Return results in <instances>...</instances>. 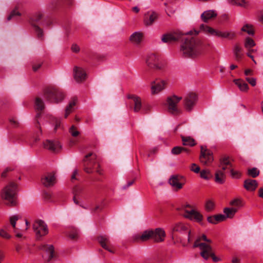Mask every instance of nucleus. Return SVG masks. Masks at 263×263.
I'll list each match as a JSON object with an SVG mask.
<instances>
[{
  "label": "nucleus",
  "mask_w": 263,
  "mask_h": 263,
  "mask_svg": "<svg viewBox=\"0 0 263 263\" xmlns=\"http://www.w3.org/2000/svg\"><path fill=\"white\" fill-rule=\"evenodd\" d=\"M241 201L238 199H235L231 201L230 202L231 205L234 206H238L240 204Z\"/></svg>",
  "instance_id": "58"
},
{
  "label": "nucleus",
  "mask_w": 263,
  "mask_h": 263,
  "mask_svg": "<svg viewBox=\"0 0 263 263\" xmlns=\"http://www.w3.org/2000/svg\"><path fill=\"white\" fill-rule=\"evenodd\" d=\"M2 196L7 201V204L15 206L16 204L17 185L13 182L10 183L3 190Z\"/></svg>",
  "instance_id": "4"
},
{
  "label": "nucleus",
  "mask_w": 263,
  "mask_h": 263,
  "mask_svg": "<svg viewBox=\"0 0 263 263\" xmlns=\"http://www.w3.org/2000/svg\"><path fill=\"white\" fill-rule=\"evenodd\" d=\"M51 121L54 124V130H57V129L60 127L61 124V120L60 119L53 117Z\"/></svg>",
  "instance_id": "51"
},
{
  "label": "nucleus",
  "mask_w": 263,
  "mask_h": 263,
  "mask_svg": "<svg viewBox=\"0 0 263 263\" xmlns=\"http://www.w3.org/2000/svg\"><path fill=\"white\" fill-rule=\"evenodd\" d=\"M241 30L243 32H246L249 35H254V30L253 28V26L250 24H246L244 25Z\"/></svg>",
  "instance_id": "41"
},
{
  "label": "nucleus",
  "mask_w": 263,
  "mask_h": 263,
  "mask_svg": "<svg viewBox=\"0 0 263 263\" xmlns=\"http://www.w3.org/2000/svg\"><path fill=\"white\" fill-rule=\"evenodd\" d=\"M209 45L208 43L198 37H187L180 46V52L184 57L195 58L201 55Z\"/></svg>",
  "instance_id": "1"
},
{
  "label": "nucleus",
  "mask_w": 263,
  "mask_h": 263,
  "mask_svg": "<svg viewBox=\"0 0 263 263\" xmlns=\"http://www.w3.org/2000/svg\"><path fill=\"white\" fill-rule=\"evenodd\" d=\"M166 82L164 80H161L160 82H156L153 81L151 82V92L152 94L155 95L159 93L165 88Z\"/></svg>",
  "instance_id": "19"
},
{
  "label": "nucleus",
  "mask_w": 263,
  "mask_h": 263,
  "mask_svg": "<svg viewBox=\"0 0 263 263\" xmlns=\"http://www.w3.org/2000/svg\"><path fill=\"white\" fill-rule=\"evenodd\" d=\"M198 246L200 247V255L204 259L208 260L210 257H211L214 262H216L220 260L219 257L215 256L210 245L200 244Z\"/></svg>",
  "instance_id": "9"
},
{
  "label": "nucleus",
  "mask_w": 263,
  "mask_h": 263,
  "mask_svg": "<svg viewBox=\"0 0 263 263\" xmlns=\"http://www.w3.org/2000/svg\"><path fill=\"white\" fill-rule=\"evenodd\" d=\"M166 236L164 230L162 228H156L155 230L149 229L145 230L139 236L141 241H146L149 239L155 242H159L164 241Z\"/></svg>",
  "instance_id": "3"
},
{
  "label": "nucleus",
  "mask_w": 263,
  "mask_h": 263,
  "mask_svg": "<svg viewBox=\"0 0 263 263\" xmlns=\"http://www.w3.org/2000/svg\"><path fill=\"white\" fill-rule=\"evenodd\" d=\"M78 233L77 232H72L69 235V237L71 239H75L78 238Z\"/></svg>",
  "instance_id": "59"
},
{
  "label": "nucleus",
  "mask_w": 263,
  "mask_h": 263,
  "mask_svg": "<svg viewBox=\"0 0 263 263\" xmlns=\"http://www.w3.org/2000/svg\"><path fill=\"white\" fill-rule=\"evenodd\" d=\"M35 108L38 111H41L44 109V103L40 98L36 97L35 100Z\"/></svg>",
  "instance_id": "36"
},
{
  "label": "nucleus",
  "mask_w": 263,
  "mask_h": 263,
  "mask_svg": "<svg viewBox=\"0 0 263 263\" xmlns=\"http://www.w3.org/2000/svg\"><path fill=\"white\" fill-rule=\"evenodd\" d=\"M200 176L205 180H210L213 177L212 174L209 170H202L200 172Z\"/></svg>",
  "instance_id": "39"
},
{
  "label": "nucleus",
  "mask_w": 263,
  "mask_h": 263,
  "mask_svg": "<svg viewBox=\"0 0 263 263\" xmlns=\"http://www.w3.org/2000/svg\"><path fill=\"white\" fill-rule=\"evenodd\" d=\"M248 175L252 178H256L259 174V171L256 167H253L248 170Z\"/></svg>",
  "instance_id": "44"
},
{
  "label": "nucleus",
  "mask_w": 263,
  "mask_h": 263,
  "mask_svg": "<svg viewBox=\"0 0 263 263\" xmlns=\"http://www.w3.org/2000/svg\"><path fill=\"white\" fill-rule=\"evenodd\" d=\"M43 17V14L41 12H37L35 13L30 18V23L32 26L37 25L36 23L41 20Z\"/></svg>",
  "instance_id": "27"
},
{
  "label": "nucleus",
  "mask_w": 263,
  "mask_h": 263,
  "mask_svg": "<svg viewBox=\"0 0 263 263\" xmlns=\"http://www.w3.org/2000/svg\"><path fill=\"white\" fill-rule=\"evenodd\" d=\"M147 65L152 69L156 70H162L165 68V64L159 55L155 53L149 54L146 59Z\"/></svg>",
  "instance_id": "6"
},
{
  "label": "nucleus",
  "mask_w": 263,
  "mask_h": 263,
  "mask_svg": "<svg viewBox=\"0 0 263 263\" xmlns=\"http://www.w3.org/2000/svg\"><path fill=\"white\" fill-rule=\"evenodd\" d=\"M40 249L44 252L42 256L46 262H49L55 256L53 245H42L40 246Z\"/></svg>",
  "instance_id": "12"
},
{
  "label": "nucleus",
  "mask_w": 263,
  "mask_h": 263,
  "mask_svg": "<svg viewBox=\"0 0 263 263\" xmlns=\"http://www.w3.org/2000/svg\"><path fill=\"white\" fill-rule=\"evenodd\" d=\"M217 36L232 40L236 36V34L232 31L227 32L218 31Z\"/></svg>",
  "instance_id": "31"
},
{
  "label": "nucleus",
  "mask_w": 263,
  "mask_h": 263,
  "mask_svg": "<svg viewBox=\"0 0 263 263\" xmlns=\"http://www.w3.org/2000/svg\"><path fill=\"white\" fill-rule=\"evenodd\" d=\"M236 212L237 210L235 208H226L223 210V212L226 215V218H232Z\"/></svg>",
  "instance_id": "40"
},
{
  "label": "nucleus",
  "mask_w": 263,
  "mask_h": 263,
  "mask_svg": "<svg viewBox=\"0 0 263 263\" xmlns=\"http://www.w3.org/2000/svg\"><path fill=\"white\" fill-rule=\"evenodd\" d=\"M216 224L218 222L223 221L226 219L225 215L222 214L215 215Z\"/></svg>",
  "instance_id": "52"
},
{
  "label": "nucleus",
  "mask_w": 263,
  "mask_h": 263,
  "mask_svg": "<svg viewBox=\"0 0 263 263\" xmlns=\"http://www.w3.org/2000/svg\"><path fill=\"white\" fill-rule=\"evenodd\" d=\"M190 169L192 171L195 173H199L200 170L199 166L196 165L195 163L192 164Z\"/></svg>",
  "instance_id": "53"
},
{
  "label": "nucleus",
  "mask_w": 263,
  "mask_h": 263,
  "mask_svg": "<svg viewBox=\"0 0 263 263\" xmlns=\"http://www.w3.org/2000/svg\"><path fill=\"white\" fill-rule=\"evenodd\" d=\"M215 207V204L213 201L211 200H209L206 202L205 205V209L207 212L212 211Z\"/></svg>",
  "instance_id": "46"
},
{
  "label": "nucleus",
  "mask_w": 263,
  "mask_h": 263,
  "mask_svg": "<svg viewBox=\"0 0 263 263\" xmlns=\"http://www.w3.org/2000/svg\"><path fill=\"white\" fill-rule=\"evenodd\" d=\"M77 101V98L73 97L71 101L69 102L68 105L66 107L65 113V118H66L68 115L72 112L73 110V107L76 105Z\"/></svg>",
  "instance_id": "30"
},
{
  "label": "nucleus",
  "mask_w": 263,
  "mask_h": 263,
  "mask_svg": "<svg viewBox=\"0 0 263 263\" xmlns=\"http://www.w3.org/2000/svg\"><path fill=\"white\" fill-rule=\"evenodd\" d=\"M44 146L46 149L54 153H58L62 148L61 144L56 140H47L44 143Z\"/></svg>",
  "instance_id": "15"
},
{
  "label": "nucleus",
  "mask_w": 263,
  "mask_h": 263,
  "mask_svg": "<svg viewBox=\"0 0 263 263\" xmlns=\"http://www.w3.org/2000/svg\"><path fill=\"white\" fill-rule=\"evenodd\" d=\"M199 159L202 163L209 165L213 161V154L211 152H208L205 155H200Z\"/></svg>",
  "instance_id": "25"
},
{
  "label": "nucleus",
  "mask_w": 263,
  "mask_h": 263,
  "mask_svg": "<svg viewBox=\"0 0 263 263\" xmlns=\"http://www.w3.org/2000/svg\"><path fill=\"white\" fill-rule=\"evenodd\" d=\"M135 180H131V181H128L126 185H124L123 187V189H126L127 188H128L129 186H130V185H132L134 182Z\"/></svg>",
  "instance_id": "63"
},
{
  "label": "nucleus",
  "mask_w": 263,
  "mask_h": 263,
  "mask_svg": "<svg viewBox=\"0 0 263 263\" xmlns=\"http://www.w3.org/2000/svg\"><path fill=\"white\" fill-rule=\"evenodd\" d=\"M82 188L79 186H76L73 189V194L74 196H78L82 192Z\"/></svg>",
  "instance_id": "54"
},
{
  "label": "nucleus",
  "mask_w": 263,
  "mask_h": 263,
  "mask_svg": "<svg viewBox=\"0 0 263 263\" xmlns=\"http://www.w3.org/2000/svg\"><path fill=\"white\" fill-rule=\"evenodd\" d=\"M207 220L209 223L214 224H216L215 215L209 216Z\"/></svg>",
  "instance_id": "57"
},
{
  "label": "nucleus",
  "mask_w": 263,
  "mask_h": 263,
  "mask_svg": "<svg viewBox=\"0 0 263 263\" xmlns=\"http://www.w3.org/2000/svg\"><path fill=\"white\" fill-rule=\"evenodd\" d=\"M74 79L78 83L85 81L86 79V73L81 67L75 66L73 68Z\"/></svg>",
  "instance_id": "17"
},
{
  "label": "nucleus",
  "mask_w": 263,
  "mask_h": 263,
  "mask_svg": "<svg viewBox=\"0 0 263 263\" xmlns=\"http://www.w3.org/2000/svg\"><path fill=\"white\" fill-rule=\"evenodd\" d=\"M98 240L101 247L110 253H114L111 249V246L109 237L106 235H101L98 237Z\"/></svg>",
  "instance_id": "20"
},
{
  "label": "nucleus",
  "mask_w": 263,
  "mask_h": 263,
  "mask_svg": "<svg viewBox=\"0 0 263 263\" xmlns=\"http://www.w3.org/2000/svg\"><path fill=\"white\" fill-rule=\"evenodd\" d=\"M258 196L263 198V187H261L258 190Z\"/></svg>",
  "instance_id": "64"
},
{
  "label": "nucleus",
  "mask_w": 263,
  "mask_h": 263,
  "mask_svg": "<svg viewBox=\"0 0 263 263\" xmlns=\"http://www.w3.org/2000/svg\"><path fill=\"white\" fill-rule=\"evenodd\" d=\"M182 100V97L173 95L167 97V110L169 113L174 115H178L181 110L178 107V103Z\"/></svg>",
  "instance_id": "8"
},
{
  "label": "nucleus",
  "mask_w": 263,
  "mask_h": 263,
  "mask_svg": "<svg viewBox=\"0 0 263 263\" xmlns=\"http://www.w3.org/2000/svg\"><path fill=\"white\" fill-rule=\"evenodd\" d=\"M197 100V96L194 93H190L187 95L184 100V105L185 109L191 111L196 104Z\"/></svg>",
  "instance_id": "14"
},
{
  "label": "nucleus",
  "mask_w": 263,
  "mask_h": 263,
  "mask_svg": "<svg viewBox=\"0 0 263 263\" xmlns=\"http://www.w3.org/2000/svg\"><path fill=\"white\" fill-rule=\"evenodd\" d=\"M229 3L232 5H237L245 8H247L249 6L248 2L245 0H229Z\"/></svg>",
  "instance_id": "34"
},
{
  "label": "nucleus",
  "mask_w": 263,
  "mask_h": 263,
  "mask_svg": "<svg viewBox=\"0 0 263 263\" xmlns=\"http://www.w3.org/2000/svg\"><path fill=\"white\" fill-rule=\"evenodd\" d=\"M182 177L178 175L172 176L169 180L170 184L177 190L181 189L183 186V184L181 182Z\"/></svg>",
  "instance_id": "21"
},
{
  "label": "nucleus",
  "mask_w": 263,
  "mask_h": 263,
  "mask_svg": "<svg viewBox=\"0 0 263 263\" xmlns=\"http://www.w3.org/2000/svg\"><path fill=\"white\" fill-rule=\"evenodd\" d=\"M220 165H228L232 167V164L229 160V157H224L220 160Z\"/></svg>",
  "instance_id": "48"
},
{
  "label": "nucleus",
  "mask_w": 263,
  "mask_h": 263,
  "mask_svg": "<svg viewBox=\"0 0 263 263\" xmlns=\"http://www.w3.org/2000/svg\"><path fill=\"white\" fill-rule=\"evenodd\" d=\"M158 18V14L156 12H147L144 16V24L146 26H152Z\"/></svg>",
  "instance_id": "16"
},
{
  "label": "nucleus",
  "mask_w": 263,
  "mask_h": 263,
  "mask_svg": "<svg viewBox=\"0 0 263 263\" xmlns=\"http://www.w3.org/2000/svg\"><path fill=\"white\" fill-rule=\"evenodd\" d=\"M182 144L184 146H193L196 145L195 140L191 137L181 136Z\"/></svg>",
  "instance_id": "33"
},
{
  "label": "nucleus",
  "mask_w": 263,
  "mask_h": 263,
  "mask_svg": "<svg viewBox=\"0 0 263 263\" xmlns=\"http://www.w3.org/2000/svg\"><path fill=\"white\" fill-rule=\"evenodd\" d=\"M172 153L173 155H179L182 152L189 153V149L182 146H175L172 149Z\"/></svg>",
  "instance_id": "38"
},
{
  "label": "nucleus",
  "mask_w": 263,
  "mask_h": 263,
  "mask_svg": "<svg viewBox=\"0 0 263 263\" xmlns=\"http://www.w3.org/2000/svg\"><path fill=\"white\" fill-rule=\"evenodd\" d=\"M71 50L74 52H78L80 50L79 47L77 45H72L71 46Z\"/></svg>",
  "instance_id": "61"
},
{
  "label": "nucleus",
  "mask_w": 263,
  "mask_h": 263,
  "mask_svg": "<svg viewBox=\"0 0 263 263\" xmlns=\"http://www.w3.org/2000/svg\"><path fill=\"white\" fill-rule=\"evenodd\" d=\"M44 95L45 99L51 103H58L64 98V93L54 87H47L45 89Z\"/></svg>",
  "instance_id": "5"
},
{
  "label": "nucleus",
  "mask_w": 263,
  "mask_h": 263,
  "mask_svg": "<svg viewBox=\"0 0 263 263\" xmlns=\"http://www.w3.org/2000/svg\"><path fill=\"white\" fill-rule=\"evenodd\" d=\"M231 176L233 178L238 179L240 178L241 174L240 172L234 171L233 169L230 170Z\"/></svg>",
  "instance_id": "49"
},
{
  "label": "nucleus",
  "mask_w": 263,
  "mask_h": 263,
  "mask_svg": "<svg viewBox=\"0 0 263 263\" xmlns=\"http://www.w3.org/2000/svg\"><path fill=\"white\" fill-rule=\"evenodd\" d=\"M258 186L256 180L248 179L245 180L243 186L248 191H254Z\"/></svg>",
  "instance_id": "22"
},
{
  "label": "nucleus",
  "mask_w": 263,
  "mask_h": 263,
  "mask_svg": "<svg viewBox=\"0 0 263 263\" xmlns=\"http://www.w3.org/2000/svg\"><path fill=\"white\" fill-rule=\"evenodd\" d=\"M226 180V174L222 171H217L215 173V181L219 184H223Z\"/></svg>",
  "instance_id": "29"
},
{
  "label": "nucleus",
  "mask_w": 263,
  "mask_h": 263,
  "mask_svg": "<svg viewBox=\"0 0 263 263\" xmlns=\"http://www.w3.org/2000/svg\"><path fill=\"white\" fill-rule=\"evenodd\" d=\"M217 16V13L213 10L205 11L201 15L202 20L205 22H208L210 20L215 17Z\"/></svg>",
  "instance_id": "24"
},
{
  "label": "nucleus",
  "mask_w": 263,
  "mask_h": 263,
  "mask_svg": "<svg viewBox=\"0 0 263 263\" xmlns=\"http://www.w3.org/2000/svg\"><path fill=\"white\" fill-rule=\"evenodd\" d=\"M143 34L142 33L135 32L130 36V41L134 44H139L142 41Z\"/></svg>",
  "instance_id": "28"
},
{
  "label": "nucleus",
  "mask_w": 263,
  "mask_h": 263,
  "mask_svg": "<svg viewBox=\"0 0 263 263\" xmlns=\"http://www.w3.org/2000/svg\"><path fill=\"white\" fill-rule=\"evenodd\" d=\"M234 83L238 86L239 89L241 91L247 92L249 89V86L242 79H235L234 80Z\"/></svg>",
  "instance_id": "26"
},
{
  "label": "nucleus",
  "mask_w": 263,
  "mask_h": 263,
  "mask_svg": "<svg viewBox=\"0 0 263 263\" xmlns=\"http://www.w3.org/2000/svg\"><path fill=\"white\" fill-rule=\"evenodd\" d=\"M33 229L37 238L48 233L47 226L42 220H36L33 224Z\"/></svg>",
  "instance_id": "10"
},
{
  "label": "nucleus",
  "mask_w": 263,
  "mask_h": 263,
  "mask_svg": "<svg viewBox=\"0 0 263 263\" xmlns=\"http://www.w3.org/2000/svg\"><path fill=\"white\" fill-rule=\"evenodd\" d=\"M41 182L46 187H50L55 183V177L53 173H49L41 179Z\"/></svg>",
  "instance_id": "18"
},
{
  "label": "nucleus",
  "mask_w": 263,
  "mask_h": 263,
  "mask_svg": "<svg viewBox=\"0 0 263 263\" xmlns=\"http://www.w3.org/2000/svg\"><path fill=\"white\" fill-rule=\"evenodd\" d=\"M246 80L252 86H255L256 84V79L254 78L247 77Z\"/></svg>",
  "instance_id": "55"
},
{
  "label": "nucleus",
  "mask_w": 263,
  "mask_h": 263,
  "mask_svg": "<svg viewBox=\"0 0 263 263\" xmlns=\"http://www.w3.org/2000/svg\"><path fill=\"white\" fill-rule=\"evenodd\" d=\"M172 232L173 234L175 233H178L180 234L187 233L188 234V242L191 241V232L189 229V226L187 224L182 222H177L173 224L172 226Z\"/></svg>",
  "instance_id": "11"
},
{
  "label": "nucleus",
  "mask_w": 263,
  "mask_h": 263,
  "mask_svg": "<svg viewBox=\"0 0 263 263\" xmlns=\"http://www.w3.org/2000/svg\"><path fill=\"white\" fill-rule=\"evenodd\" d=\"M127 98L132 99L134 101V111L135 112L139 111L141 108V100L140 98L134 95H129Z\"/></svg>",
  "instance_id": "23"
},
{
  "label": "nucleus",
  "mask_w": 263,
  "mask_h": 263,
  "mask_svg": "<svg viewBox=\"0 0 263 263\" xmlns=\"http://www.w3.org/2000/svg\"><path fill=\"white\" fill-rule=\"evenodd\" d=\"M242 52V48L241 47H240L238 44H236L234 46V49H233V52L235 56V58L236 60L239 61L240 60L242 57V54L241 53Z\"/></svg>",
  "instance_id": "35"
},
{
  "label": "nucleus",
  "mask_w": 263,
  "mask_h": 263,
  "mask_svg": "<svg viewBox=\"0 0 263 263\" xmlns=\"http://www.w3.org/2000/svg\"><path fill=\"white\" fill-rule=\"evenodd\" d=\"M19 217L18 215H13L10 218V222L13 228L15 229L16 223L17 220L18 219Z\"/></svg>",
  "instance_id": "47"
},
{
  "label": "nucleus",
  "mask_w": 263,
  "mask_h": 263,
  "mask_svg": "<svg viewBox=\"0 0 263 263\" xmlns=\"http://www.w3.org/2000/svg\"><path fill=\"white\" fill-rule=\"evenodd\" d=\"M191 205L188 203L182 204L176 208L179 214L185 218L200 222L203 219V216L197 211L192 209Z\"/></svg>",
  "instance_id": "2"
},
{
  "label": "nucleus",
  "mask_w": 263,
  "mask_h": 263,
  "mask_svg": "<svg viewBox=\"0 0 263 263\" xmlns=\"http://www.w3.org/2000/svg\"><path fill=\"white\" fill-rule=\"evenodd\" d=\"M206 238H207L206 236L204 234H203L201 236H200L196 239V240H195V241L194 242L193 247L194 248H199V249L200 250V247L199 246H198L199 245L204 244L205 245H209L208 244L204 243V242H200V241L201 240L205 241V240H206Z\"/></svg>",
  "instance_id": "42"
},
{
  "label": "nucleus",
  "mask_w": 263,
  "mask_h": 263,
  "mask_svg": "<svg viewBox=\"0 0 263 263\" xmlns=\"http://www.w3.org/2000/svg\"><path fill=\"white\" fill-rule=\"evenodd\" d=\"M42 65V63L34 64L32 66L33 70L34 71H36L41 67Z\"/></svg>",
  "instance_id": "60"
},
{
  "label": "nucleus",
  "mask_w": 263,
  "mask_h": 263,
  "mask_svg": "<svg viewBox=\"0 0 263 263\" xmlns=\"http://www.w3.org/2000/svg\"><path fill=\"white\" fill-rule=\"evenodd\" d=\"M69 133L73 137H77L79 135V132L77 130V128L74 125L71 126L69 130Z\"/></svg>",
  "instance_id": "50"
},
{
  "label": "nucleus",
  "mask_w": 263,
  "mask_h": 263,
  "mask_svg": "<svg viewBox=\"0 0 263 263\" xmlns=\"http://www.w3.org/2000/svg\"><path fill=\"white\" fill-rule=\"evenodd\" d=\"M200 148H201V154H200V155H204L205 154L208 153V152H211L210 150H208V149H204V147H203V146H201Z\"/></svg>",
  "instance_id": "62"
},
{
  "label": "nucleus",
  "mask_w": 263,
  "mask_h": 263,
  "mask_svg": "<svg viewBox=\"0 0 263 263\" xmlns=\"http://www.w3.org/2000/svg\"><path fill=\"white\" fill-rule=\"evenodd\" d=\"M21 14L18 11V7H15V8L11 12L7 17V21H10L16 16H21Z\"/></svg>",
  "instance_id": "45"
},
{
  "label": "nucleus",
  "mask_w": 263,
  "mask_h": 263,
  "mask_svg": "<svg viewBox=\"0 0 263 263\" xmlns=\"http://www.w3.org/2000/svg\"><path fill=\"white\" fill-rule=\"evenodd\" d=\"M200 29L201 31H203L204 32L209 33L211 35L215 36L217 35V33L218 32V30H216L213 28L204 24L200 25Z\"/></svg>",
  "instance_id": "32"
},
{
  "label": "nucleus",
  "mask_w": 263,
  "mask_h": 263,
  "mask_svg": "<svg viewBox=\"0 0 263 263\" xmlns=\"http://www.w3.org/2000/svg\"><path fill=\"white\" fill-rule=\"evenodd\" d=\"M183 34L177 31L163 34L161 37V41L165 43H171L180 40Z\"/></svg>",
  "instance_id": "13"
},
{
  "label": "nucleus",
  "mask_w": 263,
  "mask_h": 263,
  "mask_svg": "<svg viewBox=\"0 0 263 263\" xmlns=\"http://www.w3.org/2000/svg\"><path fill=\"white\" fill-rule=\"evenodd\" d=\"M255 43L253 39L250 37H247L245 40V47L248 50H250V48L255 46Z\"/></svg>",
  "instance_id": "43"
},
{
  "label": "nucleus",
  "mask_w": 263,
  "mask_h": 263,
  "mask_svg": "<svg viewBox=\"0 0 263 263\" xmlns=\"http://www.w3.org/2000/svg\"><path fill=\"white\" fill-rule=\"evenodd\" d=\"M0 236L6 239H9L11 237L10 235L3 229L0 230Z\"/></svg>",
  "instance_id": "56"
},
{
  "label": "nucleus",
  "mask_w": 263,
  "mask_h": 263,
  "mask_svg": "<svg viewBox=\"0 0 263 263\" xmlns=\"http://www.w3.org/2000/svg\"><path fill=\"white\" fill-rule=\"evenodd\" d=\"M84 170L85 172L91 174L99 163L97 156L95 153H90L86 155L83 160Z\"/></svg>",
  "instance_id": "7"
},
{
  "label": "nucleus",
  "mask_w": 263,
  "mask_h": 263,
  "mask_svg": "<svg viewBox=\"0 0 263 263\" xmlns=\"http://www.w3.org/2000/svg\"><path fill=\"white\" fill-rule=\"evenodd\" d=\"M33 28L37 39L41 41L44 40L43 30L41 28H40L38 25H34V26H33Z\"/></svg>",
  "instance_id": "37"
}]
</instances>
